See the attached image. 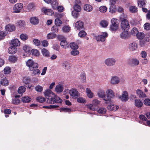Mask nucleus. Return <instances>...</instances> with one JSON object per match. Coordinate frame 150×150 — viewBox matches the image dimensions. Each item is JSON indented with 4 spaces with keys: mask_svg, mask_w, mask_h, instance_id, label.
<instances>
[{
    "mask_svg": "<svg viewBox=\"0 0 150 150\" xmlns=\"http://www.w3.org/2000/svg\"><path fill=\"white\" fill-rule=\"evenodd\" d=\"M62 67L65 69H69L70 68V63L67 61H64L62 64Z\"/></svg>",
    "mask_w": 150,
    "mask_h": 150,
    "instance_id": "obj_23",
    "label": "nucleus"
},
{
    "mask_svg": "<svg viewBox=\"0 0 150 150\" xmlns=\"http://www.w3.org/2000/svg\"><path fill=\"white\" fill-rule=\"evenodd\" d=\"M100 24L102 27L105 28L108 25V22L106 20H103L100 22Z\"/></svg>",
    "mask_w": 150,
    "mask_h": 150,
    "instance_id": "obj_45",
    "label": "nucleus"
},
{
    "mask_svg": "<svg viewBox=\"0 0 150 150\" xmlns=\"http://www.w3.org/2000/svg\"><path fill=\"white\" fill-rule=\"evenodd\" d=\"M62 23L61 20L59 18H57L55 20V24L56 25L58 26H60Z\"/></svg>",
    "mask_w": 150,
    "mask_h": 150,
    "instance_id": "obj_51",
    "label": "nucleus"
},
{
    "mask_svg": "<svg viewBox=\"0 0 150 150\" xmlns=\"http://www.w3.org/2000/svg\"><path fill=\"white\" fill-rule=\"evenodd\" d=\"M100 102L97 99L93 100L92 104H89L87 105L88 108L90 110L95 111L96 110V106L100 103Z\"/></svg>",
    "mask_w": 150,
    "mask_h": 150,
    "instance_id": "obj_8",
    "label": "nucleus"
},
{
    "mask_svg": "<svg viewBox=\"0 0 150 150\" xmlns=\"http://www.w3.org/2000/svg\"><path fill=\"white\" fill-rule=\"evenodd\" d=\"M31 52L32 54L35 56L38 57L40 55L39 51L36 49H33L31 50Z\"/></svg>",
    "mask_w": 150,
    "mask_h": 150,
    "instance_id": "obj_37",
    "label": "nucleus"
},
{
    "mask_svg": "<svg viewBox=\"0 0 150 150\" xmlns=\"http://www.w3.org/2000/svg\"><path fill=\"white\" fill-rule=\"evenodd\" d=\"M35 89L37 92H41L43 91V87L40 85H38L35 86Z\"/></svg>",
    "mask_w": 150,
    "mask_h": 150,
    "instance_id": "obj_56",
    "label": "nucleus"
},
{
    "mask_svg": "<svg viewBox=\"0 0 150 150\" xmlns=\"http://www.w3.org/2000/svg\"><path fill=\"white\" fill-rule=\"evenodd\" d=\"M129 10L132 13H135L137 11V7L134 6H129Z\"/></svg>",
    "mask_w": 150,
    "mask_h": 150,
    "instance_id": "obj_40",
    "label": "nucleus"
},
{
    "mask_svg": "<svg viewBox=\"0 0 150 150\" xmlns=\"http://www.w3.org/2000/svg\"><path fill=\"white\" fill-rule=\"evenodd\" d=\"M17 48L16 47L11 45L8 49V52L9 54H15L17 52Z\"/></svg>",
    "mask_w": 150,
    "mask_h": 150,
    "instance_id": "obj_20",
    "label": "nucleus"
},
{
    "mask_svg": "<svg viewBox=\"0 0 150 150\" xmlns=\"http://www.w3.org/2000/svg\"><path fill=\"white\" fill-rule=\"evenodd\" d=\"M120 37L122 39H126L128 37V31H124L120 34Z\"/></svg>",
    "mask_w": 150,
    "mask_h": 150,
    "instance_id": "obj_34",
    "label": "nucleus"
},
{
    "mask_svg": "<svg viewBox=\"0 0 150 150\" xmlns=\"http://www.w3.org/2000/svg\"><path fill=\"white\" fill-rule=\"evenodd\" d=\"M0 83L1 85L3 86H6L8 85L9 81L6 78H5L0 81Z\"/></svg>",
    "mask_w": 150,
    "mask_h": 150,
    "instance_id": "obj_26",
    "label": "nucleus"
},
{
    "mask_svg": "<svg viewBox=\"0 0 150 150\" xmlns=\"http://www.w3.org/2000/svg\"><path fill=\"white\" fill-rule=\"evenodd\" d=\"M106 93L107 97L104 99V100L106 101H110L111 98H113L115 96L114 93L111 89H107Z\"/></svg>",
    "mask_w": 150,
    "mask_h": 150,
    "instance_id": "obj_7",
    "label": "nucleus"
},
{
    "mask_svg": "<svg viewBox=\"0 0 150 150\" xmlns=\"http://www.w3.org/2000/svg\"><path fill=\"white\" fill-rule=\"evenodd\" d=\"M138 6L140 7H144L146 6V2L144 0H138L137 1Z\"/></svg>",
    "mask_w": 150,
    "mask_h": 150,
    "instance_id": "obj_27",
    "label": "nucleus"
},
{
    "mask_svg": "<svg viewBox=\"0 0 150 150\" xmlns=\"http://www.w3.org/2000/svg\"><path fill=\"white\" fill-rule=\"evenodd\" d=\"M116 60L113 58H108L105 61V64L108 66H111L115 65Z\"/></svg>",
    "mask_w": 150,
    "mask_h": 150,
    "instance_id": "obj_10",
    "label": "nucleus"
},
{
    "mask_svg": "<svg viewBox=\"0 0 150 150\" xmlns=\"http://www.w3.org/2000/svg\"><path fill=\"white\" fill-rule=\"evenodd\" d=\"M83 8L84 10L87 12L91 11L93 9V7L92 6L88 4L85 5L84 6Z\"/></svg>",
    "mask_w": 150,
    "mask_h": 150,
    "instance_id": "obj_24",
    "label": "nucleus"
},
{
    "mask_svg": "<svg viewBox=\"0 0 150 150\" xmlns=\"http://www.w3.org/2000/svg\"><path fill=\"white\" fill-rule=\"evenodd\" d=\"M11 72V68L9 67H6L4 69V72L5 74H8Z\"/></svg>",
    "mask_w": 150,
    "mask_h": 150,
    "instance_id": "obj_52",
    "label": "nucleus"
},
{
    "mask_svg": "<svg viewBox=\"0 0 150 150\" xmlns=\"http://www.w3.org/2000/svg\"><path fill=\"white\" fill-rule=\"evenodd\" d=\"M47 99V102L50 104H54L55 103H61L62 102V100L59 97L54 94L50 98Z\"/></svg>",
    "mask_w": 150,
    "mask_h": 150,
    "instance_id": "obj_2",
    "label": "nucleus"
},
{
    "mask_svg": "<svg viewBox=\"0 0 150 150\" xmlns=\"http://www.w3.org/2000/svg\"><path fill=\"white\" fill-rule=\"evenodd\" d=\"M135 105L138 108L141 107L143 105V103L142 101L139 99H136L135 100Z\"/></svg>",
    "mask_w": 150,
    "mask_h": 150,
    "instance_id": "obj_29",
    "label": "nucleus"
},
{
    "mask_svg": "<svg viewBox=\"0 0 150 150\" xmlns=\"http://www.w3.org/2000/svg\"><path fill=\"white\" fill-rule=\"evenodd\" d=\"M79 12L77 11H73L72 12V16L75 18H77L79 16Z\"/></svg>",
    "mask_w": 150,
    "mask_h": 150,
    "instance_id": "obj_59",
    "label": "nucleus"
},
{
    "mask_svg": "<svg viewBox=\"0 0 150 150\" xmlns=\"http://www.w3.org/2000/svg\"><path fill=\"white\" fill-rule=\"evenodd\" d=\"M51 5L52 8L54 9H55L57 8L58 4L57 1L54 0L52 2Z\"/></svg>",
    "mask_w": 150,
    "mask_h": 150,
    "instance_id": "obj_39",
    "label": "nucleus"
},
{
    "mask_svg": "<svg viewBox=\"0 0 150 150\" xmlns=\"http://www.w3.org/2000/svg\"><path fill=\"white\" fill-rule=\"evenodd\" d=\"M77 102L81 103H84L86 101L85 98L82 97L77 98Z\"/></svg>",
    "mask_w": 150,
    "mask_h": 150,
    "instance_id": "obj_53",
    "label": "nucleus"
},
{
    "mask_svg": "<svg viewBox=\"0 0 150 150\" xmlns=\"http://www.w3.org/2000/svg\"><path fill=\"white\" fill-rule=\"evenodd\" d=\"M74 11L79 12L81 10V8L80 6L78 4H74L73 6Z\"/></svg>",
    "mask_w": 150,
    "mask_h": 150,
    "instance_id": "obj_38",
    "label": "nucleus"
},
{
    "mask_svg": "<svg viewBox=\"0 0 150 150\" xmlns=\"http://www.w3.org/2000/svg\"><path fill=\"white\" fill-rule=\"evenodd\" d=\"M8 60L10 62H14L17 61V58L15 56H11L9 57Z\"/></svg>",
    "mask_w": 150,
    "mask_h": 150,
    "instance_id": "obj_57",
    "label": "nucleus"
},
{
    "mask_svg": "<svg viewBox=\"0 0 150 150\" xmlns=\"http://www.w3.org/2000/svg\"><path fill=\"white\" fill-rule=\"evenodd\" d=\"M30 22L33 25H36L39 23L38 19L36 17H32L30 19Z\"/></svg>",
    "mask_w": 150,
    "mask_h": 150,
    "instance_id": "obj_31",
    "label": "nucleus"
},
{
    "mask_svg": "<svg viewBox=\"0 0 150 150\" xmlns=\"http://www.w3.org/2000/svg\"><path fill=\"white\" fill-rule=\"evenodd\" d=\"M137 38L141 40L139 44L142 47L143 46L146 41H147V37H145L144 33L142 32H139L136 35Z\"/></svg>",
    "mask_w": 150,
    "mask_h": 150,
    "instance_id": "obj_3",
    "label": "nucleus"
},
{
    "mask_svg": "<svg viewBox=\"0 0 150 150\" xmlns=\"http://www.w3.org/2000/svg\"><path fill=\"white\" fill-rule=\"evenodd\" d=\"M125 18V17L124 18L122 16L120 17L121 27L124 31H128L129 29L130 25L128 21Z\"/></svg>",
    "mask_w": 150,
    "mask_h": 150,
    "instance_id": "obj_1",
    "label": "nucleus"
},
{
    "mask_svg": "<svg viewBox=\"0 0 150 150\" xmlns=\"http://www.w3.org/2000/svg\"><path fill=\"white\" fill-rule=\"evenodd\" d=\"M23 49L26 53L28 54L30 52L31 48L29 46L25 45L23 46Z\"/></svg>",
    "mask_w": 150,
    "mask_h": 150,
    "instance_id": "obj_43",
    "label": "nucleus"
},
{
    "mask_svg": "<svg viewBox=\"0 0 150 150\" xmlns=\"http://www.w3.org/2000/svg\"><path fill=\"white\" fill-rule=\"evenodd\" d=\"M69 93L74 98H76L80 96V93L75 88H72L69 90Z\"/></svg>",
    "mask_w": 150,
    "mask_h": 150,
    "instance_id": "obj_9",
    "label": "nucleus"
},
{
    "mask_svg": "<svg viewBox=\"0 0 150 150\" xmlns=\"http://www.w3.org/2000/svg\"><path fill=\"white\" fill-rule=\"evenodd\" d=\"M26 65L29 67L30 71L33 70L34 69L38 68V64L31 59H28L26 62Z\"/></svg>",
    "mask_w": 150,
    "mask_h": 150,
    "instance_id": "obj_5",
    "label": "nucleus"
},
{
    "mask_svg": "<svg viewBox=\"0 0 150 150\" xmlns=\"http://www.w3.org/2000/svg\"><path fill=\"white\" fill-rule=\"evenodd\" d=\"M118 107L115 105L111 104L108 106V108L110 110L115 111L118 108Z\"/></svg>",
    "mask_w": 150,
    "mask_h": 150,
    "instance_id": "obj_32",
    "label": "nucleus"
},
{
    "mask_svg": "<svg viewBox=\"0 0 150 150\" xmlns=\"http://www.w3.org/2000/svg\"><path fill=\"white\" fill-rule=\"evenodd\" d=\"M6 31L9 32H12L15 29V27L14 25L11 24H8L5 27Z\"/></svg>",
    "mask_w": 150,
    "mask_h": 150,
    "instance_id": "obj_16",
    "label": "nucleus"
},
{
    "mask_svg": "<svg viewBox=\"0 0 150 150\" xmlns=\"http://www.w3.org/2000/svg\"><path fill=\"white\" fill-rule=\"evenodd\" d=\"M35 6L32 3L29 4L26 7V9L29 11H33L34 10Z\"/></svg>",
    "mask_w": 150,
    "mask_h": 150,
    "instance_id": "obj_28",
    "label": "nucleus"
},
{
    "mask_svg": "<svg viewBox=\"0 0 150 150\" xmlns=\"http://www.w3.org/2000/svg\"><path fill=\"white\" fill-rule=\"evenodd\" d=\"M144 28L146 30H150V24L148 23H145L144 25Z\"/></svg>",
    "mask_w": 150,
    "mask_h": 150,
    "instance_id": "obj_64",
    "label": "nucleus"
},
{
    "mask_svg": "<svg viewBox=\"0 0 150 150\" xmlns=\"http://www.w3.org/2000/svg\"><path fill=\"white\" fill-rule=\"evenodd\" d=\"M108 36V34L107 32H103L98 35L95 36L94 38L98 42H104Z\"/></svg>",
    "mask_w": 150,
    "mask_h": 150,
    "instance_id": "obj_4",
    "label": "nucleus"
},
{
    "mask_svg": "<svg viewBox=\"0 0 150 150\" xmlns=\"http://www.w3.org/2000/svg\"><path fill=\"white\" fill-rule=\"evenodd\" d=\"M120 81L119 78L117 76H112L111 79L110 83L113 85L118 84Z\"/></svg>",
    "mask_w": 150,
    "mask_h": 150,
    "instance_id": "obj_13",
    "label": "nucleus"
},
{
    "mask_svg": "<svg viewBox=\"0 0 150 150\" xmlns=\"http://www.w3.org/2000/svg\"><path fill=\"white\" fill-rule=\"evenodd\" d=\"M98 112L100 114H105L106 112V109L103 108H100L98 110Z\"/></svg>",
    "mask_w": 150,
    "mask_h": 150,
    "instance_id": "obj_61",
    "label": "nucleus"
},
{
    "mask_svg": "<svg viewBox=\"0 0 150 150\" xmlns=\"http://www.w3.org/2000/svg\"><path fill=\"white\" fill-rule=\"evenodd\" d=\"M58 26L57 25H54L51 28V31L54 33H57L58 31Z\"/></svg>",
    "mask_w": 150,
    "mask_h": 150,
    "instance_id": "obj_60",
    "label": "nucleus"
},
{
    "mask_svg": "<svg viewBox=\"0 0 150 150\" xmlns=\"http://www.w3.org/2000/svg\"><path fill=\"white\" fill-rule=\"evenodd\" d=\"M21 100L23 103H27L30 101L31 98L27 96H25L22 98Z\"/></svg>",
    "mask_w": 150,
    "mask_h": 150,
    "instance_id": "obj_42",
    "label": "nucleus"
},
{
    "mask_svg": "<svg viewBox=\"0 0 150 150\" xmlns=\"http://www.w3.org/2000/svg\"><path fill=\"white\" fill-rule=\"evenodd\" d=\"M97 95L99 97L103 98V100L104 98H106L105 92L103 90H99L98 92Z\"/></svg>",
    "mask_w": 150,
    "mask_h": 150,
    "instance_id": "obj_18",
    "label": "nucleus"
},
{
    "mask_svg": "<svg viewBox=\"0 0 150 150\" xmlns=\"http://www.w3.org/2000/svg\"><path fill=\"white\" fill-rule=\"evenodd\" d=\"M131 65L133 66H137L139 64V60L136 58H133L131 60Z\"/></svg>",
    "mask_w": 150,
    "mask_h": 150,
    "instance_id": "obj_35",
    "label": "nucleus"
},
{
    "mask_svg": "<svg viewBox=\"0 0 150 150\" xmlns=\"http://www.w3.org/2000/svg\"><path fill=\"white\" fill-rule=\"evenodd\" d=\"M86 92L88 97L90 98H92L93 96V94L91 91L90 89L88 88H87L86 89Z\"/></svg>",
    "mask_w": 150,
    "mask_h": 150,
    "instance_id": "obj_30",
    "label": "nucleus"
},
{
    "mask_svg": "<svg viewBox=\"0 0 150 150\" xmlns=\"http://www.w3.org/2000/svg\"><path fill=\"white\" fill-rule=\"evenodd\" d=\"M119 98L123 101H127L129 99L127 92L125 91H124L122 94V96H120Z\"/></svg>",
    "mask_w": 150,
    "mask_h": 150,
    "instance_id": "obj_12",
    "label": "nucleus"
},
{
    "mask_svg": "<svg viewBox=\"0 0 150 150\" xmlns=\"http://www.w3.org/2000/svg\"><path fill=\"white\" fill-rule=\"evenodd\" d=\"M117 19L113 18L111 20V24L110 26V29L112 31H115L118 29L119 27V23Z\"/></svg>",
    "mask_w": 150,
    "mask_h": 150,
    "instance_id": "obj_6",
    "label": "nucleus"
},
{
    "mask_svg": "<svg viewBox=\"0 0 150 150\" xmlns=\"http://www.w3.org/2000/svg\"><path fill=\"white\" fill-rule=\"evenodd\" d=\"M116 11V6L115 5H110L109 7V12L111 13H114Z\"/></svg>",
    "mask_w": 150,
    "mask_h": 150,
    "instance_id": "obj_50",
    "label": "nucleus"
},
{
    "mask_svg": "<svg viewBox=\"0 0 150 150\" xmlns=\"http://www.w3.org/2000/svg\"><path fill=\"white\" fill-rule=\"evenodd\" d=\"M25 89L26 88L24 86H20L18 88V92L20 94H22L25 92Z\"/></svg>",
    "mask_w": 150,
    "mask_h": 150,
    "instance_id": "obj_46",
    "label": "nucleus"
},
{
    "mask_svg": "<svg viewBox=\"0 0 150 150\" xmlns=\"http://www.w3.org/2000/svg\"><path fill=\"white\" fill-rule=\"evenodd\" d=\"M84 26L83 23L81 21H77L75 25V27L77 29L80 30L83 28Z\"/></svg>",
    "mask_w": 150,
    "mask_h": 150,
    "instance_id": "obj_15",
    "label": "nucleus"
},
{
    "mask_svg": "<svg viewBox=\"0 0 150 150\" xmlns=\"http://www.w3.org/2000/svg\"><path fill=\"white\" fill-rule=\"evenodd\" d=\"M131 34L134 36H136L138 33V31L137 28H134L131 30Z\"/></svg>",
    "mask_w": 150,
    "mask_h": 150,
    "instance_id": "obj_48",
    "label": "nucleus"
},
{
    "mask_svg": "<svg viewBox=\"0 0 150 150\" xmlns=\"http://www.w3.org/2000/svg\"><path fill=\"white\" fill-rule=\"evenodd\" d=\"M23 7V4L21 3H19L16 4L13 8V12L18 13L20 11V10L22 9Z\"/></svg>",
    "mask_w": 150,
    "mask_h": 150,
    "instance_id": "obj_11",
    "label": "nucleus"
},
{
    "mask_svg": "<svg viewBox=\"0 0 150 150\" xmlns=\"http://www.w3.org/2000/svg\"><path fill=\"white\" fill-rule=\"evenodd\" d=\"M60 45L63 48L66 47L67 45H68L67 42L65 40H62L61 41L60 43Z\"/></svg>",
    "mask_w": 150,
    "mask_h": 150,
    "instance_id": "obj_58",
    "label": "nucleus"
},
{
    "mask_svg": "<svg viewBox=\"0 0 150 150\" xmlns=\"http://www.w3.org/2000/svg\"><path fill=\"white\" fill-rule=\"evenodd\" d=\"M107 9V8L105 6H101L99 8V11L100 12L103 13L105 12L106 11Z\"/></svg>",
    "mask_w": 150,
    "mask_h": 150,
    "instance_id": "obj_54",
    "label": "nucleus"
},
{
    "mask_svg": "<svg viewBox=\"0 0 150 150\" xmlns=\"http://www.w3.org/2000/svg\"><path fill=\"white\" fill-rule=\"evenodd\" d=\"M57 36L56 34L52 33L48 34L47 36V38L48 39H52L55 38Z\"/></svg>",
    "mask_w": 150,
    "mask_h": 150,
    "instance_id": "obj_41",
    "label": "nucleus"
},
{
    "mask_svg": "<svg viewBox=\"0 0 150 150\" xmlns=\"http://www.w3.org/2000/svg\"><path fill=\"white\" fill-rule=\"evenodd\" d=\"M42 10L45 14L48 15H52L54 13L53 11L50 9L43 8Z\"/></svg>",
    "mask_w": 150,
    "mask_h": 150,
    "instance_id": "obj_25",
    "label": "nucleus"
},
{
    "mask_svg": "<svg viewBox=\"0 0 150 150\" xmlns=\"http://www.w3.org/2000/svg\"><path fill=\"white\" fill-rule=\"evenodd\" d=\"M17 24V25L21 28L23 27L25 25V23L24 21L21 20L18 21Z\"/></svg>",
    "mask_w": 150,
    "mask_h": 150,
    "instance_id": "obj_44",
    "label": "nucleus"
},
{
    "mask_svg": "<svg viewBox=\"0 0 150 150\" xmlns=\"http://www.w3.org/2000/svg\"><path fill=\"white\" fill-rule=\"evenodd\" d=\"M136 93L139 98H142L146 97V94L141 90L137 89L136 91Z\"/></svg>",
    "mask_w": 150,
    "mask_h": 150,
    "instance_id": "obj_19",
    "label": "nucleus"
},
{
    "mask_svg": "<svg viewBox=\"0 0 150 150\" xmlns=\"http://www.w3.org/2000/svg\"><path fill=\"white\" fill-rule=\"evenodd\" d=\"M41 52L42 55L45 57H50V53L47 49L43 48Z\"/></svg>",
    "mask_w": 150,
    "mask_h": 150,
    "instance_id": "obj_22",
    "label": "nucleus"
},
{
    "mask_svg": "<svg viewBox=\"0 0 150 150\" xmlns=\"http://www.w3.org/2000/svg\"><path fill=\"white\" fill-rule=\"evenodd\" d=\"M137 45L135 42L130 43L129 46V49L131 51H134L137 48Z\"/></svg>",
    "mask_w": 150,
    "mask_h": 150,
    "instance_id": "obj_17",
    "label": "nucleus"
},
{
    "mask_svg": "<svg viewBox=\"0 0 150 150\" xmlns=\"http://www.w3.org/2000/svg\"><path fill=\"white\" fill-rule=\"evenodd\" d=\"M37 68H35L33 69V70H30L31 71H33L32 73V75L35 76L36 75H39L40 74V71L39 69H37Z\"/></svg>",
    "mask_w": 150,
    "mask_h": 150,
    "instance_id": "obj_47",
    "label": "nucleus"
},
{
    "mask_svg": "<svg viewBox=\"0 0 150 150\" xmlns=\"http://www.w3.org/2000/svg\"><path fill=\"white\" fill-rule=\"evenodd\" d=\"M20 42L18 39H16L11 41V45L15 47L20 45Z\"/></svg>",
    "mask_w": 150,
    "mask_h": 150,
    "instance_id": "obj_21",
    "label": "nucleus"
},
{
    "mask_svg": "<svg viewBox=\"0 0 150 150\" xmlns=\"http://www.w3.org/2000/svg\"><path fill=\"white\" fill-rule=\"evenodd\" d=\"M36 100L38 102L42 103L45 100V99L42 96H39L37 98Z\"/></svg>",
    "mask_w": 150,
    "mask_h": 150,
    "instance_id": "obj_55",
    "label": "nucleus"
},
{
    "mask_svg": "<svg viewBox=\"0 0 150 150\" xmlns=\"http://www.w3.org/2000/svg\"><path fill=\"white\" fill-rule=\"evenodd\" d=\"M86 34V33L84 30L81 31L78 34L79 36L81 38L85 37Z\"/></svg>",
    "mask_w": 150,
    "mask_h": 150,
    "instance_id": "obj_63",
    "label": "nucleus"
},
{
    "mask_svg": "<svg viewBox=\"0 0 150 150\" xmlns=\"http://www.w3.org/2000/svg\"><path fill=\"white\" fill-rule=\"evenodd\" d=\"M80 79L82 82L84 83L86 81V74L84 72H82L80 74Z\"/></svg>",
    "mask_w": 150,
    "mask_h": 150,
    "instance_id": "obj_33",
    "label": "nucleus"
},
{
    "mask_svg": "<svg viewBox=\"0 0 150 150\" xmlns=\"http://www.w3.org/2000/svg\"><path fill=\"white\" fill-rule=\"evenodd\" d=\"M63 90V87L61 85H57L55 88V91L58 93H60L62 92Z\"/></svg>",
    "mask_w": 150,
    "mask_h": 150,
    "instance_id": "obj_36",
    "label": "nucleus"
},
{
    "mask_svg": "<svg viewBox=\"0 0 150 150\" xmlns=\"http://www.w3.org/2000/svg\"><path fill=\"white\" fill-rule=\"evenodd\" d=\"M44 94L46 98H50L52 96L54 95V94L50 90L47 89L44 92Z\"/></svg>",
    "mask_w": 150,
    "mask_h": 150,
    "instance_id": "obj_14",
    "label": "nucleus"
},
{
    "mask_svg": "<svg viewBox=\"0 0 150 150\" xmlns=\"http://www.w3.org/2000/svg\"><path fill=\"white\" fill-rule=\"evenodd\" d=\"M70 47L74 50H76L78 48V45L75 42H72L70 44Z\"/></svg>",
    "mask_w": 150,
    "mask_h": 150,
    "instance_id": "obj_49",
    "label": "nucleus"
},
{
    "mask_svg": "<svg viewBox=\"0 0 150 150\" xmlns=\"http://www.w3.org/2000/svg\"><path fill=\"white\" fill-rule=\"evenodd\" d=\"M20 38L23 40H26L28 38V36L26 34H22L20 36Z\"/></svg>",
    "mask_w": 150,
    "mask_h": 150,
    "instance_id": "obj_62",
    "label": "nucleus"
}]
</instances>
